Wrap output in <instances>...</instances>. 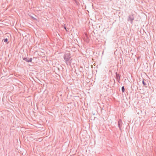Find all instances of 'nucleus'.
<instances>
[{"mask_svg":"<svg viewBox=\"0 0 156 156\" xmlns=\"http://www.w3.org/2000/svg\"><path fill=\"white\" fill-rule=\"evenodd\" d=\"M122 92H124L125 91V89L124 87H122Z\"/></svg>","mask_w":156,"mask_h":156,"instance_id":"obj_4","label":"nucleus"},{"mask_svg":"<svg viewBox=\"0 0 156 156\" xmlns=\"http://www.w3.org/2000/svg\"><path fill=\"white\" fill-rule=\"evenodd\" d=\"M3 41H4V42H6V43H8L7 42V41H8V39L7 38H6V39H3Z\"/></svg>","mask_w":156,"mask_h":156,"instance_id":"obj_2","label":"nucleus"},{"mask_svg":"<svg viewBox=\"0 0 156 156\" xmlns=\"http://www.w3.org/2000/svg\"><path fill=\"white\" fill-rule=\"evenodd\" d=\"M64 28H65V30H66V31L67 30H66V27H64Z\"/></svg>","mask_w":156,"mask_h":156,"instance_id":"obj_5","label":"nucleus"},{"mask_svg":"<svg viewBox=\"0 0 156 156\" xmlns=\"http://www.w3.org/2000/svg\"><path fill=\"white\" fill-rule=\"evenodd\" d=\"M26 61L27 62H31L32 61V58H30L29 60H27V59H25Z\"/></svg>","mask_w":156,"mask_h":156,"instance_id":"obj_3","label":"nucleus"},{"mask_svg":"<svg viewBox=\"0 0 156 156\" xmlns=\"http://www.w3.org/2000/svg\"><path fill=\"white\" fill-rule=\"evenodd\" d=\"M71 58L70 53L69 51H67L66 52L64 56V59L66 62L69 61Z\"/></svg>","mask_w":156,"mask_h":156,"instance_id":"obj_1","label":"nucleus"}]
</instances>
